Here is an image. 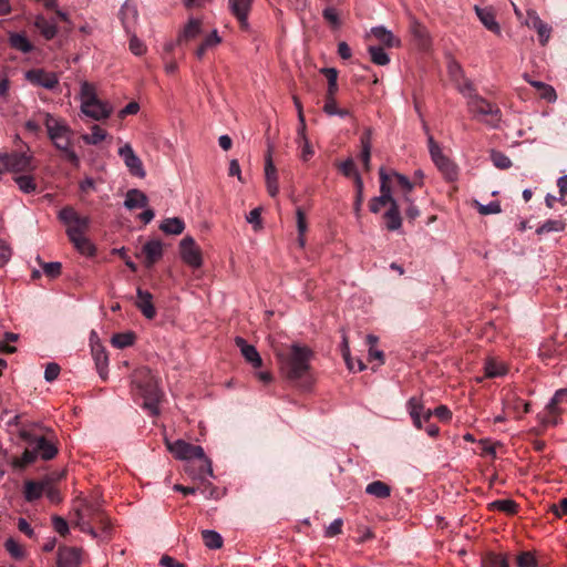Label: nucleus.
Wrapping results in <instances>:
<instances>
[{
	"instance_id": "6e6552de",
	"label": "nucleus",
	"mask_w": 567,
	"mask_h": 567,
	"mask_svg": "<svg viewBox=\"0 0 567 567\" xmlns=\"http://www.w3.org/2000/svg\"><path fill=\"white\" fill-rule=\"evenodd\" d=\"M427 142L431 158L439 171L449 182L455 181L457 178V166L443 154L440 145L434 141L433 136L430 135Z\"/></svg>"
},
{
	"instance_id": "9d476101",
	"label": "nucleus",
	"mask_w": 567,
	"mask_h": 567,
	"mask_svg": "<svg viewBox=\"0 0 567 567\" xmlns=\"http://www.w3.org/2000/svg\"><path fill=\"white\" fill-rule=\"evenodd\" d=\"M468 109L476 115H489L492 117L491 121L487 122L492 127H498V123L501 121V110L489 103L487 100L480 95H473L472 100H468Z\"/></svg>"
},
{
	"instance_id": "bf43d9fd",
	"label": "nucleus",
	"mask_w": 567,
	"mask_h": 567,
	"mask_svg": "<svg viewBox=\"0 0 567 567\" xmlns=\"http://www.w3.org/2000/svg\"><path fill=\"white\" fill-rule=\"evenodd\" d=\"M517 567H537V559L532 551H522L516 558Z\"/></svg>"
},
{
	"instance_id": "bb28decb",
	"label": "nucleus",
	"mask_w": 567,
	"mask_h": 567,
	"mask_svg": "<svg viewBox=\"0 0 567 567\" xmlns=\"http://www.w3.org/2000/svg\"><path fill=\"white\" fill-rule=\"evenodd\" d=\"M410 29L414 40L416 41L417 47L422 50L429 49L431 44V39L427 29L415 19L411 21Z\"/></svg>"
},
{
	"instance_id": "774afa93",
	"label": "nucleus",
	"mask_w": 567,
	"mask_h": 567,
	"mask_svg": "<svg viewBox=\"0 0 567 567\" xmlns=\"http://www.w3.org/2000/svg\"><path fill=\"white\" fill-rule=\"evenodd\" d=\"M548 509L557 517L560 518L567 515V498H561L559 504H551Z\"/></svg>"
},
{
	"instance_id": "ea45409f",
	"label": "nucleus",
	"mask_w": 567,
	"mask_h": 567,
	"mask_svg": "<svg viewBox=\"0 0 567 567\" xmlns=\"http://www.w3.org/2000/svg\"><path fill=\"white\" fill-rule=\"evenodd\" d=\"M135 339L136 334L133 331L121 332L113 334L111 343L117 349H124L126 347L133 346Z\"/></svg>"
},
{
	"instance_id": "f3484780",
	"label": "nucleus",
	"mask_w": 567,
	"mask_h": 567,
	"mask_svg": "<svg viewBox=\"0 0 567 567\" xmlns=\"http://www.w3.org/2000/svg\"><path fill=\"white\" fill-rule=\"evenodd\" d=\"M202 471V466H198V468H196L193 474H188L193 478V487L195 489V494L199 493L204 496H213L214 493H216L215 487L209 481V478L214 477L213 471L210 474H206Z\"/></svg>"
},
{
	"instance_id": "412c9836",
	"label": "nucleus",
	"mask_w": 567,
	"mask_h": 567,
	"mask_svg": "<svg viewBox=\"0 0 567 567\" xmlns=\"http://www.w3.org/2000/svg\"><path fill=\"white\" fill-rule=\"evenodd\" d=\"M58 567H80L81 549L76 547H60L58 550Z\"/></svg>"
},
{
	"instance_id": "6e6d98bb",
	"label": "nucleus",
	"mask_w": 567,
	"mask_h": 567,
	"mask_svg": "<svg viewBox=\"0 0 567 567\" xmlns=\"http://www.w3.org/2000/svg\"><path fill=\"white\" fill-rule=\"evenodd\" d=\"M491 161L499 169H507L512 166L511 158L503 152L496 150L491 151Z\"/></svg>"
},
{
	"instance_id": "603ef678",
	"label": "nucleus",
	"mask_w": 567,
	"mask_h": 567,
	"mask_svg": "<svg viewBox=\"0 0 567 567\" xmlns=\"http://www.w3.org/2000/svg\"><path fill=\"white\" fill-rule=\"evenodd\" d=\"M485 377L496 378L506 373V368L494 359H487L484 365Z\"/></svg>"
},
{
	"instance_id": "a18cd8bd",
	"label": "nucleus",
	"mask_w": 567,
	"mask_h": 567,
	"mask_svg": "<svg viewBox=\"0 0 567 567\" xmlns=\"http://www.w3.org/2000/svg\"><path fill=\"white\" fill-rule=\"evenodd\" d=\"M252 0H229L231 13L237 17L248 16L251 9Z\"/></svg>"
},
{
	"instance_id": "a19ab883",
	"label": "nucleus",
	"mask_w": 567,
	"mask_h": 567,
	"mask_svg": "<svg viewBox=\"0 0 567 567\" xmlns=\"http://www.w3.org/2000/svg\"><path fill=\"white\" fill-rule=\"evenodd\" d=\"M37 453L34 450L30 451V450H25L21 457H13L11 460V466L16 470V471H22L23 468H25L28 465H30L31 463H33L35 460H37Z\"/></svg>"
},
{
	"instance_id": "473e14b6",
	"label": "nucleus",
	"mask_w": 567,
	"mask_h": 567,
	"mask_svg": "<svg viewBox=\"0 0 567 567\" xmlns=\"http://www.w3.org/2000/svg\"><path fill=\"white\" fill-rule=\"evenodd\" d=\"M202 33V22L197 19H189L187 24L177 38V43L182 41H190L196 39Z\"/></svg>"
},
{
	"instance_id": "338daca9",
	"label": "nucleus",
	"mask_w": 567,
	"mask_h": 567,
	"mask_svg": "<svg viewBox=\"0 0 567 567\" xmlns=\"http://www.w3.org/2000/svg\"><path fill=\"white\" fill-rule=\"evenodd\" d=\"M60 371H61V368L58 363H55V362L48 363L45 367V370H44L45 381H48V382L54 381L59 377Z\"/></svg>"
},
{
	"instance_id": "cd10ccee",
	"label": "nucleus",
	"mask_w": 567,
	"mask_h": 567,
	"mask_svg": "<svg viewBox=\"0 0 567 567\" xmlns=\"http://www.w3.org/2000/svg\"><path fill=\"white\" fill-rule=\"evenodd\" d=\"M383 218L388 230L394 231L401 228L402 217L398 202L390 203L389 209L384 213Z\"/></svg>"
},
{
	"instance_id": "5fc2aeb1",
	"label": "nucleus",
	"mask_w": 567,
	"mask_h": 567,
	"mask_svg": "<svg viewBox=\"0 0 567 567\" xmlns=\"http://www.w3.org/2000/svg\"><path fill=\"white\" fill-rule=\"evenodd\" d=\"M37 260L41 265L43 272L47 277L54 279L58 278L61 275L62 270V264L59 261H52V262H42L41 258L38 256Z\"/></svg>"
},
{
	"instance_id": "e2e57ef3",
	"label": "nucleus",
	"mask_w": 567,
	"mask_h": 567,
	"mask_svg": "<svg viewBox=\"0 0 567 567\" xmlns=\"http://www.w3.org/2000/svg\"><path fill=\"white\" fill-rule=\"evenodd\" d=\"M391 176L395 178L398 185L403 192L406 190V193H411L413 190L414 184L409 179L408 176L394 171L391 173Z\"/></svg>"
},
{
	"instance_id": "aec40b11",
	"label": "nucleus",
	"mask_w": 567,
	"mask_h": 567,
	"mask_svg": "<svg viewBox=\"0 0 567 567\" xmlns=\"http://www.w3.org/2000/svg\"><path fill=\"white\" fill-rule=\"evenodd\" d=\"M142 252L145 255V267L151 268L163 257V243L159 239H151L143 245Z\"/></svg>"
},
{
	"instance_id": "f03ea898",
	"label": "nucleus",
	"mask_w": 567,
	"mask_h": 567,
	"mask_svg": "<svg viewBox=\"0 0 567 567\" xmlns=\"http://www.w3.org/2000/svg\"><path fill=\"white\" fill-rule=\"evenodd\" d=\"M165 445L176 458L186 461L185 470L188 474H193L198 466H202V472L210 474L212 461L205 455L200 445H194L181 439L174 442L165 439Z\"/></svg>"
},
{
	"instance_id": "5701e85b",
	"label": "nucleus",
	"mask_w": 567,
	"mask_h": 567,
	"mask_svg": "<svg viewBox=\"0 0 567 567\" xmlns=\"http://www.w3.org/2000/svg\"><path fill=\"white\" fill-rule=\"evenodd\" d=\"M527 16H528L527 24L530 28H533L534 30H536V32L538 34L539 43L542 45H546L550 38L551 27H549L546 22H544L538 17L536 11H528Z\"/></svg>"
},
{
	"instance_id": "c85d7f7f",
	"label": "nucleus",
	"mask_w": 567,
	"mask_h": 567,
	"mask_svg": "<svg viewBox=\"0 0 567 567\" xmlns=\"http://www.w3.org/2000/svg\"><path fill=\"white\" fill-rule=\"evenodd\" d=\"M148 204V198L145 193L137 188L128 189L124 200V207L132 210L135 208H144Z\"/></svg>"
},
{
	"instance_id": "7c9ffc66",
	"label": "nucleus",
	"mask_w": 567,
	"mask_h": 567,
	"mask_svg": "<svg viewBox=\"0 0 567 567\" xmlns=\"http://www.w3.org/2000/svg\"><path fill=\"white\" fill-rule=\"evenodd\" d=\"M68 237L80 254L89 257L95 255V246L84 236V234H76L75 236L71 235Z\"/></svg>"
},
{
	"instance_id": "393cba45",
	"label": "nucleus",
	"mask_w": 567,
	"mask_h": 567,
	"mask_svg": "<svg viewBox=\"0 0 567 567\" xmlns=\"http://www.w3.org/2000/svg\"><path fill=\"white\" fill-rule=\"evenodd\" d=\"M81 111L89 117L101 121L109 118L113 112L112 106L109 103L103 101H97L93 103L91 106H81Z\"/></svg>"
},
{
	"instance_id": "052dcab7",
	"label": "nucleus",
	"mask_w": 567,
	"mask_h": 567,
	"mask_svg": "<svg viewBox=\"0 0 567 567\" xmlns=\"http://www.w3.org/2000/svg\"><path fill=\"white\" fill-rule=\"evenodd\" d=\"M455 84H456V87L460 91V93H462L464 96L468 97L470 100H472L473 95H477L475 93L474 84L472 83L471 80L466 79L465 76H464V79H461V81L456 82Z\"/></svg>"
},
{
	"instance_id": "2eb2a0df",
	"label": "nucleus",
	"mask_w": 567,
	"mask_h": 567,
	"mask_svg": "<svg viewBox=\"0 0 567 567\" xmlns=\"http://www.w3.org/2000/svg\"><path fill=\"white\" fill-rule=\"evenodd\" d=\"M25 79L38 86L53 90L59 84V78L53 72H47L43 69H32L25 73Z\"/></svg>"
},
{
	"instance_id": "4be33fe9",
	"label": "nucleus",
	"mask_w": 567,
	"mask_h": 567,
	"mask_svg": "<svg viewBox=\"0 0 567 567\" xmlns=\"http://www.w3.org/2000/svg\"><path fill=\"white\" fill-rule=\"evenodd\" d=\"M475 13L482 24L491 32L495 34H501V27L496 21V13L493 7H484L481 8L478 6L474 7Z\"/></svg>"
},
{
	"instance_id": "ddd939ff",
	"label": "nucleus",
	"mask_w": 567,
	"mask_h": 567,
	"mask_svg": "<svg viewBox=\"0 0 567 567\" xmlns=\"http://www.w3.org/2000/svg\"><path fill=\"white\" fill-rule=\"evenodd\" d=\"M118 155L124 161V164L131 175L138 178L145 177L146 172L144 169L143 163L128 143L118 148Z\"/></svg>"
},
{
	"instance_id": "09e8293b",
	"label": "nucleus",
	"mask_w": 567,
	"mask_h": 567,
	"mask_svg": "<svg viewBox=\"0 0 567 567\" xmlns=\"http://www.w3.org/2000/svg\"><path fill=\"white\" fill-rule=\"evenodd\" d=\"M202 537L204 544L210 549H218L223 546V538L215 530L205 529L202 532Z\"/></svg>"
},
{
	"instance_id": "1a4fd4ad",
	"label": "nucleus",
	"mask_w": 567,
	"mask_h": 567,
	"mask_svg": "<svg viewBox=\"0 0 567 567\" xmlns=\"http://www.w3.org/2000/svg\"><path fill=\"white\" fill-rule=\"evenodd\" d=\"M19 436L28 444L33 445L37 456L40 454L45 461L52 460L58 454V447L44 436H37L27 430H20Z\"/></svg>"
},
{
	"instance_id": "4468645a",
	"label": "nucleus",
	"mask_w": 567,
	"mask_h": 567,
	"mask_svg": "<svg viewBox=\"0 0 567 567\" xmlns=\"http://www.w3.org/2000/svg\"><path fill=\"white\" fill-rule=\"evenodd\" d=\"M566 396L567 389H559L555 392L554 396L546 405V413L543 416H539L544 426L556 425L558 423V416L560 413L558 404L561 403Z\"/></svg>"
},
{
	"instance_id": "0e129e2a",
	"label": "nucleus",
	"mask_w": 567,
	"mask_h": 567,
	"mask_svg": "<svg viewBox=\"0 0 567 567\" xmlns=\"http://www.w3.org/2000/svg\"><path fill=\"white\" fill-rule=\"evenodd\" d=\"M477 210L481 215L498 214L502 212L501 204L497 200H493L487 205L477 203Z\"/></svg>"
},
{
	"instance_id": "58836bf2",
	"label": "nucleus",
	"mask_w": 567,
	"mask_h": 567,
	"mask_svg": "<svg viewBox=\"0 0 567 567\" xmlns=\"http://www.w3.org/2000/svg\"><path fill=\"white\" fill-rule=\"evenodd\" d=\"M81 106H91L93 103L100 101L95 93V87L89 82L81 84Z\"/></svg>"
},
{
	"instance_id": "680f3d73",
	"label": "nucleus",
	"mask_w": 567,
	"mask_h": 567,
	"mask_svg": "<svg viewBox=\"0 0 567 567\" xmlns=\"http://www.w3.org/2000/svg\"><path fill=\"white\" fill-rule=\"evenodd\" d=\"M4 547L16 559H21L24 556L23 548L13 538H8L4 543Z\"/></svg>"
},
{
	"instance_id": "39448f33",
	"label": "nucleus",
	"mask_w": 567,
	"mask_h": 567,
	"mask_svg": "<svg viewBox=\"0 0 567 567\" xmlns=\"http://www.w3.org/2000/svg\"><path fill=\"white\" fill-rule=\"evenodd\" d=\"M79 504L74 506V511L78 515V525L84 530L85 525L91 522H96L103 525H107V517L101 512L100 504L93 502V498H76Z\"/></svg>"
},
{
	"instance_id": "c9c22d12",
	"label": "nucleus",
	"mask_w": 567,
	"mask_h": 567,
	"mask_svg": "<svg viewBox=\"0 0 567 567\" xmlns=\"http://www.w3.org/2000/svg\"><path fill=\"white\" fill-rule=\"evenodd\" d=\"M320 73L327 78L328 87L326 92V97L336 96L339 87H338V70L334 68H322Z\"/></svg>"
},
{
	"instance_id": "f257e3e1",
	"label": "nucleus",
	"mask_w": 567,
	"mask_h": 567,
	"mask_svg": "<svg viewBox=\"0 0 567 567\" xmlns=\"http://www.w3.org/2000/svg\"><path fill=\"white\" fill-rule=\"evenodd\" d=\"M313 351L299 343H292L288 353H279L278 362L281 373L295 385L308 390L313 383L310 361L313 359Z\"/></svg>"
},
{
	"instance_id": "9b49d317",
	"label": "nucleus",
	"mask_w": 567,
	"mask_h": 567,
	"mask_svg": "<svg viewBox=\"0 0 567 567\" xmlns=\"http://www.w3.org/2000/svg\"><path fill=\"white\" fill-rule=\"evenodd\" d=\"M179 256L192 268L197 269L203 266L202 250L192 236H186L179 241Z\"/></svg>"
},
{
	"instance_id": "4d7b16f0",
	"label": "nucleus",
	"mask_w": 567,
	"mask_h": 567,
	"mask_svg": "<svg viewBox=\"0 0 567 567\" xmlns=\"http://www.w3.org/2000/svg\"><path fill=\"white\" fill-rule=\"evenodd\" d=\"M338 168L343 176L352 177L353 181L355 179V176H361L355 167L353 158L351 157L340 163Z\"/></svg>"
},
{
	"instance_id": "4c0bfd02",
	"label": "nucleus",
	"mask_w": 567,
	"mask_h": 567,
	"mask_svg": "<svg viewBox=\"0 0 567 567\" xmlns=\"http://www.w3.org/2000/svg\"><path fill=\"white\" fill-rule=\"evenodd\" d=\"M408 409H409V413L412 417L414 426L417 429H422L421 414L425 409L422 401L415 396L411 398L408 401Z\"/></svg>"
},
{
	"instance_id": "423d86ee",
	"label": "nucleus",
	"mask_w": 567,
	"mask_h": 567,
	"mask_svg": "<svg viewBox=\"0 0 567 567\" xmlns=\"http://www.w3.org/2000/svg\"><path fill=\"white\" fill-rule=\"evenodd\" d=\"M44 125L49 138L58 150L71 145L73 132L63 121H59L52 114L45 113Z\"/></svg>"
},
{
	"instance_id": "13d9d810",
	"label": "nucleus",
	"mask_w": 567,
	"mask_h": 567,
	"mask_svg": "<svg viewBox=\"0 0 567 567\" xmlns=\"http://www.w3.org/2000/svg\"><path fill=\"white\" fill-rule=\"evenodd\" d=\"M447 72L451 78V80L456 83L461 81V79H464V71L462 65L454 59H451L447 65Z\"/></svg>"
},
{
	"instance_id": "8fccbe9b",
	"label": "nucleus",
	"mask_w": 567,
	"mask_h": 567,
	"mask_svg": "<svg viewBox=\"0 0 567 567\" xmlns=\"http://www.w3.org/2000/svg\"><path fill=\"white\" fill-rule=\"evenodd\" d=\"M322 17L324 21L331 27L333 30H338L342 25V21L339 17V12L333 7H327L322 11Z\"/></svg>"
},
{
	"instance_id": "a211bd4d",
	"label": "nucleus",
	"mask_w": 567,
	"mask_h": 567,
	"mask_svg": "<svg viewBox=\"0 0 567 567\" xmlns=\"http://www.w3.org/2000/svg\"><path fill=\"white\" fill-rule=\"evenodd\" d=\"M93 337H96L95 332H92L91 341H93ZM92 355L95 361L96 370L101 379L106 380L107 378V365H109V357L105 348L97 340L96 342L91 343Z\"/></svg>"
},
{
	"instance_id": "72a5a7b5",
	"label": "nucleus",
	"mask_w": 567,
	"mask_h": 567,
	"mask_svg": "<svg viewBox=\"0 0 567 567\" xmlns=\"http://www.w3.org/2000/svg\"><path fill=\"white\" fill-rule=\"evenodd\" d=\"M518 508L519 505L511 498H497L488 504V509L501 511L507 515H515Z\"/></svg>"
},
{
	"instance_id": "37998d69",
	"label": "nucleus",
	"mask_w": 567,
	"mask_h": 567,
	"mask_svg": "<svg viewBox=\"0 0 567 567\" xmlns=\"http://www.w3.org/2000/svg\"><path fill=\"white\" fill-rule=\"evenodd\" d=\"M365 493L371 496H390L391 487L381 481H374L365 486Z\"/></svg>"
},
{
	"instance_id": "2f4dec72",
	"label": "nucleus",
	"mask_w": 567,
	"mask_h": 567,
	"mask_svg": "<svg viewBox=\"0 0 567 567\" xmlns=\"http://www.w3.org/2000/svg\"><path fill=\"white\" fill-rule=\"evenodd\" d=\"M481 567H509L508 557L505 554L487 551L482 555Z\"/></svg>"
},
{
	"instance_id": "b1692460",
	"label": "nucleus",
	"mask_w": 567,
	"mask_h": 567,
	"mask_svg": "<svg viewBox=\"0 0 567 567\" xmlns=\"http://www.w3.org/2000/svg\"><path fill=\"white\" fill-rule=\"evenodd\" d=\"M235 343L240 349L243 357L248 363L254 368H260L262 365V359L252 344H248L241 337H236Z\"/></svg>"
},
{
	"instance_id": "69168bd1",
	"label": "nucleus",
	"mask_w": 567,
	"mask_h": 567,
	"mask_svg": "<svg viewBox=\"0 0 567 567\" xmlns=\"http://www.w3.org/2000/svg\"><path fill=\"white\" fill-rule=\"evenodd\" d=\"M128 35L131 37V39H130V50L135 55H142L145 52V50H146L144 43L136 37L135 31H133Z\"/></svg>"
},
{
	"instance_id": "864d4df0",
	"label": "nucleus",
	"mask_w": 567,
	"mask_h": 567,
	"mask_svg": "<svg viewBox=\"0 0 567 567\" xmlns=\"http://www.w3.org/2000/svg\"><path fill=\"white\" fill-rule=\"evenodd\" d=\"M534 87L540 92V96L548 102H554L557 99L556 91L553 86L540 81H528Z\"/></svg>"
},
{
	"instance_id": "c756f323",
	"label": "nucleus",
	"mask_w": 567,
	"mask_h": 567,
	"mask_svg": "<svg viewBox=\"0 0 567 567\" xmlns=\"http://www.w3.org/2000/svg\"><path fill=\"white\" fill-rule=\"evenodd\" d=\"M371 34L388 48L400 47L401 42L393 33L383 25L373 27Z\"/></svg>"
},
{
	"instance_id": "f704fd0d",
	"label": "nucleus",
	"mask_w": 567,
	"mask_h": 567,
	"mask_svg": "<svg viewBox=\"0 0 567 567\" xmlns=\"http://www.w3.org/2000/svg\"><path fill=\"white\" fill-rule=\"evenodd\" d=\"M159 229L167 235H179L185 229V224L179 217H172L164 219Z\"/></svg>"
},
{
	"instance_id": "dca6fc26",
	"label": "nucleus",
	"mask_w": 567,
	"mask_h": 567,
	"mask_svg": "<svg viewBox=\"0 0 567 567\" xmlns=\"http://www.w3.org/2000/svg\"><path fill=\"white\" fill-rule=\"evenodd\" d=\"M272 144L268 143V150L265 158V177L268 194L276 197L279 192L277 169L272 161Z\"/></svg>"
},
{
	"instance_id": "49530a36",
	"label": "nucleus",
	"mask_w": 567,
	"mask_h": 567,
	"mask_svg": "<svg viewBox=\"0 0 567 567\" xmlns=\"http://www.w3.org/2000/svg\"><path fill=\"white\" fill-rule=\"evenodd\" d=\"M566 224L561 219H548L542 226L536 229L537 235H543L547 233H559L564 231Z\"/></svg>"
},
{
	"instance_id": "79ce46f5",
	"label": "nucleus",
	"mask_w": 567,
	"mask_h": 567,
	"mask_svg": "<svg viewBox=\"0 0 567 567\" xmlns=\"http://www.w3.org/2000/svg\"><path fill=\"white\" fill-rule=\"evenodd\" d=\"M10 45L23 53H29L33 49L29 39L21 33H13L10 35Z\"/></svg>"
},
{
	"instance_id": "a878e982",
	"label": "nucleus",
	"mask_w": 567,
	"mask_h": 567,
	"mask_svg": "<svg viewBox=\"0 0 567 567\" xmlns=\"http://www.w3.org/2000/svg\"><path fill=\"white\" fill-rule=\"evenodd\" d=\"M136 307L141 310L147 319H153L156 316V309L153 305V296L150 291L137 289Z\"/></svg>"
},
{
	"instance_id": "f8f14e48",
	"label": "nucleus",
	"mask_w": 567,
	"mask_h": 567,
	"mask_svg": "<svg viewBox=\"0 0 567 567\" xmlns=\"http://www.w3.org/2000/svg\"><path fill=\"white\" fill-rule=\"evenodd\" d=\"M31 157L24 153H1L0 154V174L4 172H25L30 169Z\"/></svg>"
},
{
	"instance_id": "3c124183",
	"label": "nucleus",
	"mask_w": 567,
	"mask_h": 567,
	"mask_svg": "<svg viewBox=\"0 0 567 567\" xmlns=\"http://www.w3.org/2000/svg\"><path fill=\"white\" fill-rule=\"evenodd\" d=\"M368 52L370 53L371 61L377 65H386L390 62V58L388 53L383 50L382 47L371 45L368 48Z\"/></svg>"
},
{
	"instance_id": "7ed1b4c3",
	"label": "nucleus",
	"mask_w": 567,
	"mask_h": 567,
	"mask_svg": "<svg viewBox=\"0 0 567 567\" xmlns=\"http://www.w3.org/2000/svg\"><path fill=\"white\" fill-rule=\"evenodd\" d=\"M133 383L138 390V394L144 399L143 408L148 410L151 415H158V404L162 399V391L158 388L156 378L151 370L142 369L134 374Z\"/></svg>"
},
{
	"instance_id": "20e7f679",
	"label": "nucleus",
	"mask_w": 567,
	"mask_h": 567,
	"mask_svg": "<svg viewBox=\"0 0 567 567\" xmlns=\"http://www.w3.org/2000/svg\"><path fill=\"white\" fill-rule=\"evenodd\" d=\"M64 474V471L52 472L40 481H28L23 496H60L61 489L58 483Z\"/></svg>"
},
{
	"instance_id": "6ab92c4d",
	"label": "nucleus",
	"mask_w": 567,
	"mask_h": 567,
	"mask_svg": "<svg viewBox=\"0 0 567 567\" xmlns=\"http://www.w3.org/2000/svg\"><path fill=\"white\" fill-rule=\"evenodd\" d=\"M122 25L127 34L135 31V27L138 19V11L134 3L128 1L124 2L118 12Z\"/></svg>"
},
{
	"instance_id": "e433bc0d",
	"label": "nucleus",
	"mask_w": 567,
	"mask_h": 567,
	"mask_svg": "<svg viewBox=\"0 0 567 567\" xmlns=\"http://www.w3.org/2000/svg\"><path fill=\"white\" fill-rule=\"evenodd\" d=\"M34 25L47 40H51L56 35L58 28L55 23L50 22L42 16L37 17Z\"/></svg>"
},
{
	"instance_id": "de8ad7c7",
	"label": "nucleus",
	"mask_w": 567,
	"mask_h": 567,
	"mask_svg": "<svg viewBox=\"0 0 567 567\" xmlns=\"http://www.w3.org/2000/svg\"><path fill=\"white\" fill-rule=\"evenodd\" d=\"M92 133L91 134H83L82 140L87 145H97L102 141L105 140L107 133L105 130L101 128L99 125L94 124L92 126Z\"/></svg>"
},
{
	"instance_id": "c03bdc74",
	"label": "nucleus",
	"mask_w": 567,
	"mask_h": 567,
	"mask_svg": "<svg viewBox=\"0 0 567 567\" xmlns=\"http://www.w3.org/2000/svg\"><path fill=\"white\" fill-rule=\"evenodd\" d=\"M19 189L24 194H32L37 192V183L31 175H19L14 177Z\"/></svg>"
},
{
	"instance_id": "0eeeda50",
	"label": "nucleus",
	"mask_w": 567,
	"mask_h": 567,
	"mask_svg": "<svg viewBox=\"0 0 567 567\" xmlns=\"http://www.w3.org/2000/svg\"><path fill=\"white\" fill-rule=\"evenodd\" d=\"M60 221L68 226L66 235L75 236L76 234H85L90 227V218L81 216L72 206L63 207L58 215Z\"/></svg>"
}]
</instances>
